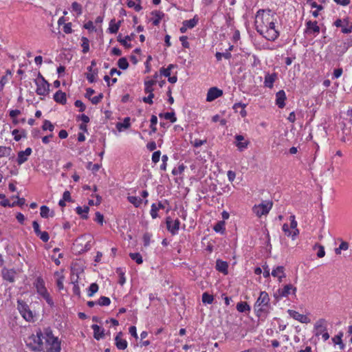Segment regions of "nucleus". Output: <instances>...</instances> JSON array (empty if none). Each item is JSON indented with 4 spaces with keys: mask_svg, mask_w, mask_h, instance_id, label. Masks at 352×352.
Listing matches in <instances>:
<instances>
[{
    "mask_svg": "<svg viewBox=\"0 0 352 352\" xmlns=\"http://www.w3.org/2000/svg\"><path fill=\"white\" fill-rule=\"evenodd\" d=\"M45 336V329L43 331L37 329L35 333H32L25 340L26 346L35 352L42 351L44 349Z\"/></svg>",
    "mask_w": 352,
    "mask_h": 352,
    "instance_id": "1",
    "label": "nucleus"
},
{
    "mask_svg": "<svg viewBox=\"0 0 352 352\" xmlns=\"http://www.w3.org/2000/svg\"><path fill=\"white\" fill-rule=\"evenodd\" d=\"M45 335L44 349L38 352H60V342L53 335L50 328L45 329Z\"/></svg>",
    "mask_w": 352,
    "mask_h": 352,
    "instance_id": "2",
    "label": "nucleus"
},
{
    "mask_svg": "<svg viewBox=\"0 0 352 352\" xmlns=\"http://www.w3.org/2000/svg\"><path fill=\"white\" fill-rule=\"evenodd\" d=\"M270 298L266 292H261L258 298L254 303V309L256 316L260 317L263 314L269 312L270 309Z\"/></svg>",
    "mask_w": 352,
    "mask_h": 352,
    "instance_id": "3",
    "label": "nucleus"
},
{
    "mask_svg": "<svg viewBox=\"0 0 352 352\" xmlns=\"http://www.w3.org/2000/svg\"><path fill=\"white\" fill-rule=\"evenodd\" d=\"M34 285L38 294H39L50 307L54 306V301L45 287L43 279L40 276L37 277L34 283Z\"/></svg>",
    "mask_w": 352,
    "mask_h": 352,
    "instance_id": "4",
    "label": "nucleus"
},
{
    "mask_svg": "<svg viewBox=\"0 0 352 352\" xmlns=\"http://www.w3.org/2000/svg\"><path fill=\"white\" fill-rule=\"evenodd\" d=\"M314 335L317 337L321 336L324 341L329 338V334L327 332V321L324 318L317 320L314 327Z\"/></svg>",
    "mask_w": 352,
    "mask_h": 352,
    "instance_id": "5",
    "label": "nucleus"
},
{
    "mask_svg": "<svg viewBox=\"0 0 352 352\" xmlns=\"http://www.w3.org/2000/svg\"><path fill=\"white\" fill-rule=\"evenodd\" d=\"M17 309L21 316L28 322H33L34 315L28 305L21 299L17 300Z\"/></svg>",
    "mask_w": 352,
    "mask_h": 352,
    "instance_id": "6",
    "label": "nucleus"
},
{
    "mask_svg": "<svg viewBox=\"0 0 352 352\" xmlns=\"http://www.w3.org/2000/svg\"><path fill=\"white\" fill-rule=\"evenodd\" d=\"M272 207V202L265 201L258 205H254L252 208V211L258 217H261L263 215L268 214Z\"/></svg>",
    "mask_w": 352,
    "mask_h": 352,
    "instance_id": "7",
    "label": "nucleus"
},
{
    "mask_svg": "<svg viewBox=\"0 0 352 352\" xmlns=\"http://www.w3.org/2000/svg\"><path fill=\"white\" fill-rule=\"evenodd\" d=\"M256 29L261 35H263L268 41H274L279 36V32L276 30H265V34H264L263 30L260 29L258 26H256Z\"/></svg>",
    "mask_w": 352,
    "mask_h": 352,
    "instance_id": "8",
    "label": "nucleus"
},
{
    "mask_svg": "<svg viewBox=\"0 0 352 352\" xmlns=\"http://www.w3.org/2000/svg\"><path fill=\"white\" fill-rule=\"evenodd\" d=\"M179 225L180 221L179 219L173 220L170 217L166 218L167 229L172 234H177Z\"/></svg>",
    "mask_w": 352,
    "mask_h": 352,
    "instance_id": "9",
    "label": "nucleus"
},
{
    "mask_svg": "<svg viewBox=\"0 0 352 352\" xmlns=\"http://www.w3.org/2000/svg\"><path fill=\"white\" fill-rule=\"evenodd\" d=\"M36 85V93L40 96H46L50 92V84L47 81V84L43 83L39 80H34Z\"/></svg>",
    "mask_w": 352,
    "mask_h": 352,
    "instance_id": "10",
    "label": "nucleus"
},
{
    "mask_svg": "<svg viewBox=\"0 0 352 352\" xmlns=\"http://www.w3.org/2000/svg\"><path fill=\"white\" fill-rule=\"evenodd\" d=\"M223 95V91L216 87H211L208 89L206 100L208 102H212L217 98Z\"/></svg>",
    "mask_w": 352,
    "mask_h": 352,
    "instance_id": "11",
    "label": "nucleus"
},
{
    "mask_svg": "<svg viewBox=\"0 0 352 352\" xmlns=\"http://www.w3.org/2000/svg\"><path fill=\"white\" fill-rule=\"evenodd\" d=\"M287 312L290 317H292L296 320L299 321L301 323L307 324L309 323L311 321L310 319L307 316L301 314L296 311L289 309Z\"/></svg>",
    "mask_w": 352,
    "mask_h": 352,
    "instance_id": "12",
    "label": "nucleus"
},
{
    "mask_svg": "<svg viewBox=\"0 0 352 352\" xmlns=\"http://www.w3.org/2000/svg\"><path fill=\"white\" fill-rule=\"evenodd\" d=\"M32 151V148L28 147L25 151H21L18 153L16 162L19 165H21L25 162L28 157L31 155Z\"/></svg>",
    "mask_w": 352,
    "mask_h": 352,
    "instance_id": "13",
    "label": "nucleus"
},
{
    "mask_svg": "<svg viewBox=\"0 0 352 352\" xmlns=\"http://www.w3.org/2000/svg\"><path fill=\"white\" fill-rule=\"evenodd\" d=\"M307 28L305 33L307 34H318L320 32V27L318 25L317 21H308L306 22Z\"/></svg>",
    "mask_w": 352,
    "mask_h": 352,
    "instance_id": "14",
    "label": "nucleus"
},
{
    "mask_svg": "<svg viewBox=\"0 0 352 352\" xmlns=\"http://www.w3.org/2000/svg\"><path fill=\"white\" fill-rule=\"evenodd\" d=\"M287 97L284 90H280L276 94V104L278 108L283 109L285 106V101Z\"/></svg>",
    "mask_w": 352,
    "mask_h": 352,
    "instance_id": "15",
    "label": "nucleus"
},
{
    "mask_svg": "<svg viewBox=\"0 0 352 352\" xmlns=\"http://www.w3.org/2000/svg\"><path fill=\"white\" fill-rule=\"evenodd\" d=\"M3 278L10 283H13L15 279L16 272L13 270L4 268L1 271Z\"/></svg>",
    "mask_w": 352,
    "mask_h": 352,
    "instance_id": "16",
    "label": "nucleus"
},
{
    "mask_svg": "<svg viewBox=\"0 0 352 352\" xmlns=\"http://www.w3.org/2000/svg\"><path fill=\"white\" fill-rule=\"evenodd\" d=\"M296 291V288L293 287L292 285L288 284L283 287V288L278 289V294L280 297H287L292 292L295 294Z\"/></svg>",
    "mask_w": 352,
    "mask_h": 352,
    "instance_id": "17",
    "label": "nucleus"
},
{
    "mask_svg": "<svg viewBox=\"0 0 352 352\" xmlns=\"http://www.w3.org/2000/svg\"><path fill=\"white\" fill-rule=\"evenodd\" d=\"M244 139H245L244 137L241 135H235L236 146L241 151H243V149L246 148L250 143V142L248 140L242 142L244 140Z\"/></svg>",
    "mask_w": 352,
    "mask_h": 352,
    "instance_id": "18",
    "label": "nucleus"
},
{
    "mask_svg": "<svg viewBox=\"0 0 352 352\" xmlns=\"http://www.w3.org/2000/svg\"><path fill=\"white\" fill-rule=\"evenodd\" d=\"M278 75L276 73L267 74L265 76L264 85L268 88H272L274 82L277 79Z\"/></svg>",
    "mask_w": 352,
    "mask_h": 352,
    "instance_id": "19",
    "label": "nucleus"
},
{
    "mask_svg": "<svg viewBox=\"0 0 352 352\" xmlns=\"http://www.w3.org/2000/svg\"><path fill=\"white\" fill-rule=\"evenodd\" d=\"M282 229H283V231L284 232L285 234L287 236L291 237L292 239V240H294L296 239V237L297 236V235H298V234H299L298 230H292V229L290 228L289 225L287 223H284L283 225Z\"/></svg>",
    "mask_w": 352,
    "mask_h": 352,
    "instance_id": "20",
    "label": "nucleus"
},
{
    "mask_svg": "<svg viewBox=\"0 0 352 352\" xmlns=\"http://www.w3.org/2000/svg\"><path fill=\"white\" fill-rule=\"evenodd\" d=\"M272 276L278 278L279 282L282 281V278L285 277V268L283 266H277L273 269L271 273Z\"/></svg>",
    "mask_w": 352,
    "mask_h": 352,
    "instance_id": "21",
    "label": "nucleus"
},
{
    "mask_svg": "<svg viewBox=\"0 0 352 352\" xmlns=\"http://www.w3.org/2000/svg\"><path fill=\"white\" fill-rule=\"evenodd\" d=\"M122 332L117 334L115 338L116 345L118 349L124 350L127 347V342L126 340L122 339Z\"/></svg>",
    "mask_w": 352,
    "mask_h": 352,
    "instance_id": "22",
    "label": "nucleus"
},
{
    "mask_svg": "<svg viewBox=\"0 0 352 352\" xmlns=\"http://www.w3.org/2000/svg\"><path fill=\"white\" fill-rule=\"evenodd\" d=\"M54 100L59 104H65L67 102L66 94L61 90L57 91L54 95Z\"/></svg>",
    "mask_w": 352,
    "mask_h": 352,
    "instance_id": "23",
    "label": "nucleus"
},
{
    "mask_svg": "<svg viewBox=\"0 0 352 352\" xmlns=\"http://www.w3.org/2000/svg\"><path fill=\"white\" fill-rule=\"evenodd\" d=\"M336 54L338 56H342L348 49L344 45V43L340 41H338L336 43Z\"/></svg>",
    "mask_w": 352,
    "mask_h": 352,
    "instance_id": "24",
    "label": "nucleus"
},
{
    "mask_svg": "<svg viewBox=\"0 0 352 352\" xmlns=\"http://www.w3.org/2000/svg\"><path fill=\"white\" fill-rule=\"evenodd\" d=\"M91 329L94 331V338L97 340H99L104 336V329L98 324H93Z\"/></svg>",
    "mask_w": 352,
    "mask_h": 352,
    "instance_id": "25",
    "label": "nucleus"
},
{
    "mask_svg": "<svg viewBox=\"0 0 352 352\" xmlns=\"http://www.w3.org/2000/svg\"><path fill=\"white\" fill-rule=\"evenodd\" d=\"M89 210V208L88 206H84V207L78 206L76 208V213L78 214H79L82 219H87Z\"/></svg>",
    "mask_w": 352,
    "mask_h": 352,
    "instance_id": "26",
    "label": "nucleus"
},
{
    "mask_svg": "<svg viewBox=\"0 0 352 352\" xmlns=\"http://www.w3.org/2000/svg\"><path fill=\"white\" fill-rule=\"evenodd\" d=\"M228 263L225 261L217 260L216 263V269L220 272H223L224 274L228 273Z\"/></svg>",
    "mask_w": 352,
    "mask_h": 352,
    "instance_id": "27",
    "label": "nucleus"
},
{
    "mask_svg": "<svg viewBox=\"0 0 352 352\" xmlns=\"http://www.w3.org/2000/svg\"><path fill=\"white\" fill-rule=\"evenodd\" d=\"M198 21L199 18L195 15L192 19L184 21L182 25H184L186 28L191 29L197 25Z\"/></svg>",
    "mask_w": 352,
    "mask_h": 352,
    "instance_id": "28",
    "label": "nucleus"
},
{
    "mask_svg": "<svg viewBox=\"0 0 352 352\" xmlns=\"http://www.w3.org/2000/svg\"><path fill=\"white\" fill-rule=\"evenodd\" d=\"M342 336H343V333L342 332H340L338 335L335 336L332 338L333 342L335 344L339 345V347H340V349H344V343L342 342Z\"/></svg>",
    "mask_w": 352,
    "mask_h": 352,
    "instance_id": "29",
    "label": "nucleus"
},
{
    "mask_svg": "<svg viewBox=\"0 0 352 352\" xmlns=\"http://www.w3.org/2000/svg\"><path fill=\"white\" fill-rule=\"evenodd\" d=\"M131 126L130 118L126 117L124 119L122 122H118L116 124V128L118 131H121L122 129H128Z\"/></svg>",
    "mask_w": 352,
    "mask_h": 352,
    "instance_id": "30",
    "label": "nucleus"
},
{
    "mask_svg": "<svg viewBox=\"0 0 352 352\" xmlns=\"http://www.w3.org/2000/svg\"><path fill=\"white\" fill-rule=\"evenodd\" d=\"M151 14L155 16V19L153 21V24L154 25H158L160 24V20L164 16V12L157 10L153 11Z\"/></svg>",
    "mask_w": 352,
    "mask_h": 352,
    "instance_id": "31",
    "label": "nucleus"
},
{
    "mask_svg": "<svg viewBox=\"0 0 352 352\" xmlns=\"http://www.w3.org/2000/svg\"><path fill=\"white\" fill-rule=\"evenodd\" d=\"M40 210V214L43 218H48L50 216H54V212H50V208L46 206H42Z\"/></svg>",
    "mask_w": 352,
    "mask_h": 352,
    "instance_id": "32",
    "label": "nucleus"
},
{
    "mask_svg": "<svg viewBox=\"0 0 352 352\" xmlns=\"http://www.w3.org/2000/svg\"><path fill=\"white\" fill-rule=\"evenodd\" d=\"M128 201L133 204L135 207L138 208L142 204V200L141 198L135 196H129Z\"/></svg>",
    "mask_w": 352,
    "mask_h": 352,
    "instance_id": "33",
    "label": "nucleus"
},
{
    "mask_svg": "<svg viewBox=\"0 0 352 352\" xmlns=\"http://www.w3.org/2000/svg\"><path fill=\"white\" fill-rule=\"evenodd\" d=\"M119 30V25L116 24L115 19H113L109 22V27L108 28V32L110 34H116Z\"/></svg>",
    "mask_w": 352,
    "mask_h": 352,
    "instance_id": "34",
    "label": "nucleus"
},
{
    "mask_svg": "<svg viewBox=\"0 0 352 352\" xmlns=\"http://www.w3.org/2000/svg\"><path fill=\"white\" fill-rule=\"evenodd\" d=\"M12 148L10 146H0V158L10 155Z\"/></svg>",
    "mask_w": 352,
    "mask_h": 352,
    "instance_id": "35",
    "label": "nucleus"
},
{
    "mask_svg": "<svg viewBox=\"0 0 352 352\" xmlns=\"http://www.w3.org/2000/svg\"><path fill=\"white\" fill-rule=\"evenodd\" d=\"M117 64H118V67L122 70H126L129 66V62L126 57L120 58L118 60Z\"/></svg>",
    "mask_w": 352,
    "mask_h": 352,
    "instance_id": "36",
    "label": "nucleus"
},
{
    "mask_svg": "<svg viewBox=\"0 0 352 352\" xmlns=\"http://www.w3.org/2000/svg\"><path fill=\"white\" fill-rule=\"evenodd\" d=\"M225 221H218L214 226L213 229L216 232H219L223 234L225 231Z\"/></svg>",
    "mask_w": 352,
    "mask_h": 352,
    "instance_id": "37",
    "label": "nucleus"
},
{
    "mask_svg": "<svg viewBox=\"0 0 352 352\" xmlns=\"http://www.w3.org/2000/svg\"><path fill=\"white\" fill-rule=\"evenodd\" d=\"M236 309L239 312H245L250 310V305L246 302H240L236 305Z\"/></svg>",
    "mask_w": 352,
    "mask_h": 352,
    "instance_id": "38",
    "label": "nucleus"
},
{
    "mask_svg": "<svg viewBox=\"0 0 352 352\" xmlns=\"http://www.w3.org/2000/svg\"><path fill=\"white\" fill-rule=\"evenodd\" d=\"M151 124H150V127H151V131L149 133L150 135H151L152 133H154L157 131V127H156V124L157 123V118L156 116L155 115H153L151 118Z\"/></svg>",
    "mask_w": 352,
    "mask_h": 352,
    "instance_id": "39",
    "label": "nucleus"
},
{
    "mask_svg": "<svg viewBox=\"0 0 352 352\" xmlns=\"http://www.w3.org/2000/svg\"><path fill=\"white\" fill-rule=\"evenodd\" d=\"M82 43L81 46L82 47V52L84 54L87 53L89 51V41L87 37L82 36L81 38Z\"/></svg>",
    "mask_w": 352,
    "mask_h": 352,
    "instance_id": "40",
    "label": "nucleus"
},
{
    "mask_svg": "<svg viewBox=\"0 0 352 352\" xmlns=\"http://www.w3.org/2000/svg\"><path fill=\"white\" fill-rule=\"evenodd\" d=\"M21 113V111L18 109L11 110L10 111L9 116L12 118V123L14 125H17L19 124V120L16 119V116Z\"/></svg>",
    "mask_w": 352,
    "mask_h": 352,
    "instance_id": "41",
    "label": "nucleus"
},
{
    "mask_svg": "<svg viewBox=\"0 0 352 352\" xmlns=\"http://www.w3.org/2000/svg\"><path fill=\"white\" fill-rule=\"evenodd\" d=\"M130 258L136 262L138 264H142L143 262L142 257L141 254L138 252H134V253H130L129 254Z\"/></svg>",
    "mask_w": 352,
    "mask_h": 352,
    "instance_id": "42",
    "label": "nucleus"
},
{
    "mask_svg": "<svg viewBox=\"0 0 352 352\" xmlns=\"http://www.w3.org/2000/svg\"><path fill=\"white\" fill-rule=\"evenodd\" d=\"M164 118L166 120H170V122L174 123L177 121V118L173 110L171 112H166L164 113Z\"/></svg>",
    "mask_w": 352,
    "mask_h": 352,
    "instance_id": "43",
    "label": "nucleus"
},
{
    "mask_svg": "<svg viewBox=\"0 0 352 352\" xmlns=\"http://www.w3.org/2000/svg\"><path fill=\"white\" fill-rule=\"evenodd\" d=\"M214 300L213 296L209 294L207 292H204L202 294V302L205 304H212Z\"/></svg>",
    "mask_w": 352,
    "mask_h": 352,
    "instance_id": "44",
    "label": "nucleus"
},
{
    "mask_svg": "<svg viewBox=\"0 0 352 352\" xmlns=\"http://www.w3.org/2000/svg\"><path fill=\"white\" fill-rule=\"evenodd\" d=\"M215 57L218 61L221 60L222 57H224L226 59H230L232 57L231 53L230 52H217L215 54Z\"/></svg>",
    "mask_w": 352,
    "mask_h": 352,
    "instance_id": "45",
    "label": "nucleus"
},
{
    "mask_svg": "<svg viewBox=\"0 0 352 352\" xmlns=\"http://www.w3.org/2000/svg\"><path fill=\"white\" fill-rule=\"evenodd\" d=\"M110 303V298L106 296H101L97 301V305L100 306H108Z\"/></svg>",
    "mask_w": 352,
    "mask_h": 352,
    "instance_id": "46",
    "label": "nucleus"
},
{
    "mask_svg": "<svg viewBox=\"0 0 352 352\" xmlns=\"http://www.w3.org/2000/svg\"><path fill=\"white\" fill-rule=\"evenodd\" d=\"M98 291V285L96 283H91L88 289V296L92 297Z\"/></svg>",
    "mask_w": 352,
    "mask_h": 352,
    "instance_id": "47",
    "label": "nucleus"
},
{
    "mask_svg": "<svg viewBox=\"0 0 352 352\" xmlns=\"http://www.w3.org/2000/svg\"><path fill=\"white\" fill-rule=\"evenodd\" d=\"M213 180H214L216 182L217 181L216 177L214 178V177H208L205 180V182L209 185L210 190H216V184Z\"/></svg>",
    "mask_w": 352,
    "mask_h": 352,
    "instance_id": "48",
    "label": "nucleus"
},
{
    "mask_svg": "<svg viewBox=\"0 0 352 352\" xmlns=\"http://www.w3.org/2000/svg\"><path fill=\"white\" fill-rule=\"evenodd\" d=\"M42 129L43 131L49 130L50 131H53L54 129V126L50 120H45L42 126Z\"/></svg>",
    "mask_w": 352,
    "mask_h": 352,
    "instance_id": "49",
    "label": "nucleus"
},
{
    "mask_svg": "<svg viewBox=\"0 0 352 352\" xmlns=\"http://www.w3.org/2000/svg\"><path fill=\"white\" fill-rule=\"evenodd\" d=\"M349 248V244L346 242L342 241L338 248H336L335 252L336 254H340L342 250H346Z\"/></svg>",
    "mask_w": 352,
    "mask_h": 352,
    "instance_id": "50",
    "label": "nucleus"
},
{
    "mask_svg": "<svg viewBox=\"0 0 352 352\" xmlns=\"http://www.w3.org/2000/svg\"><path fill=\"white\" fill-rule=\"evenodd\" d=\"M72 10L77 12L78 15H80L82 14V6L77 2H73L72 4Z\"/></svg>",
    "mask_w": 352,
    "mask_h": 352,
    "instance_id": "51",
    "label": "nucleus"
},
{
    "mask_svg": "<svg viewBox=\"0 0 352 352\" xmlns=\"http://www.w3.org/2000/svg\"><path fill=\"white\" fill-rule=\"evenodd\" d=\"M158 210H159L157 208V204H153L151 205V211H150L151 216L152 217L153 219H156L158 217V214H157Z\"/></svg>",
    "mask_w": 352,
    "mask_h": 352,
    "instance_id": "52",
    "label": "nucleus"
},
{
    "mask_svg": "<svg viewBox=\"0 0 352 352\" xmlns=\"http://www.w3.org/2000/svg\"><path fill=\"white\" fill-rule=\"evenodd\" d=\"M265 12L267 14L266 18H268L270 19V17H273L274 15V13H272V10L270 9L267 10H259L256 13V17H258L261 13Z\"/></svg>",
    "mask_w": 352,
    "mask_h": 352,
    "instance_id": "53",
    "label": "nucleus"
},
{
    "mask_svg": "<svg viewBox=\"0 0 352 352\" xmlns=\"http://www.w3.org/2000/svg\"><path fill=\"white\" fill-rule=\"evenodd\" d=\"M103 97H104L103 94L100 93L98 96L91 98V99H90V101L91 102V103L93 104H97L102 100Z\"/></svg>",
    "mask_w": 352,
    "mask_h": 352,
    "instance_id": "54",
    "label": "nucleus"
},
{
    "mask_svg": "<svg viewBox=\"0 0 352 352\" xmlns=\"http://www.w3.org/2000/svg\"><path fill=\"white\" fill-rule=\"evenodd\" d=\"M289 220H290V226H289L290 227L292 230H298L297 228L298 223H297V221L295 219V216L294 215H291L289 217Z\"/></svg>",
    "mask_w": 352,
    "mask_h": 352,
    "instance_id": "55",
    "label": "nucleus"
},
{
    "mask_svg": "<svg viewBox=\"0 0 352 352\" xmlns=\"http://www.w3.org/2000/svg\"><path fill=\"white\" fill-rule=\"evenodd\" d=\"M151 236H152V235L150 233H148V232H146V233L144 234V235H143V242H144V246L149 245L150 242H151Z\"/></svg>",
    "mask_w": 352,
    "mask_h": 352,
    "instance_id": "56",
    "label": "nucleus"
},
{
    "mask_svg": "<svg viewBox=\"0 0 352 352\" xmlns=\"http://www.w3.org/2000/svg\"><path fill=\"white\" fill-rule=\"evenodd\" d=\"M43 242H47L50 239V236H49V234L44 231V232H41L38 235H37Z\"/></svg>",
    "mask_w": 352,
    "mask_h": 352,
    "instance_id": "57",
    "label": "nucleus"
},
{
    "mask_svg": "<svg viewBox=\"0 0 352 352\" xmlns=\"http://www.w3.org/2000/svg\"><path fill=\"white\" fill-rule=\"evenodd\" d=\"M155 95L153 93L148 94V96L147 97H144L142 98V100L144 102L152 104L153 103V98H154Z\"/></svg>",
    "mask_w": 352,
    "mask_h": 352,
    "instance_id": "58",
    "label": "nucleus"
},
{
    "mask_svg": "<svg viewBox=\"0 0 352 352\" xmlns=\"http://www.w3.org/2000/svg\"><path fill=\"white\" fill-rule=\"evenodd\" d=\"M74 105L76 107L79 108V111H80V112L84 111L86 109V106L85 105V104L80 100H76L74 102Z\"/></svg>",
    "mask_w": 352,
    "mask_h": 352,
    "instance_id": "59",
    "label": "nucleus"
},
{
    "mask_svg": "<svg viewBox=\"0 0 352 352\" xmlns=\"http://www.w3.org/2000/svg\"><path fill=\"white\" fill-rule=\"evenodd\" d=\"M184 168H185V166L184 164H181L179 166V167L177 168H175L173 169L172 174L174 175H177V174H181L184 171Z\"/></svg>",
    "mask_w": 352,
    "mask_h": 352,
    "instance_id": "60",
    "label": "nucleus"
},
{
    "mask_svg": "<svg viewBox=\"0 0 352 352\" xmlns=\"http://www.w3.org/2000/svg\"><path fill=\"white\" fill-rule=\"evenodd\" d=\"M188 37L186 36H182L179 37V40L182 42V45L184 48H189L190 45L187 41Z\"/></svg>",
    "mask_w": 352,
    "mask_h": 352,
    "instance_id": "61",
    "label": "nucleus"
},
{
    "mask_svg": "<svg viewBox=\"0 0 352 352\" xmlns=\"http://www.w3.org/2000/svg\"><path fill=\"white\" fill-rule=\"evenodd\" d=\"M266 21V25L265 29L266 30H276L275 28V23L273 21H270L268 18L265 19Z\"/></svg>",
    "mask_w": 352,
    "mask_h": 352,
    "instance_id": "62",
    "label": "nucleus"
},
{
    "mask_svg": "<svg viewBox=\"0 0 352 352\" xmlns=\"http://www.w3.org/2000/svg\"><path fill=\"white\" fill-rule=\"evenodd\" d=\"M161 153L160 151H155L152 155V161L154 163H157L160 161Z\"/></svg>",
    "mask_w": 352,
    "mask_h": 352,
    "instance_id": "63",
    "label": "nucleus"
},
{
    "mask_svg": "<svg viewBox=\"0 0 352 352\" xmlns=\"http://www.w3.org/2000/svg\"><path fill=\"white\" fill-rule=\"evenodd\" d=\"M87 168L92 170V173L94 174L97 170H99L100 166L98 164H93L91 162H89Z\"/></svg>",
    "mask_w": 352,
    "mask_h": 352,
    "instance_id": "64",
    "label": "nucleus"
}]
</instances>
